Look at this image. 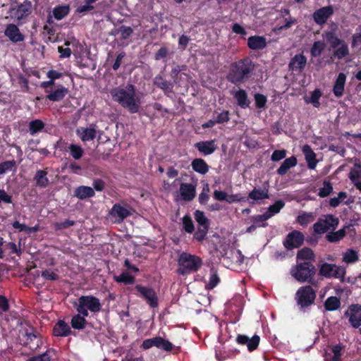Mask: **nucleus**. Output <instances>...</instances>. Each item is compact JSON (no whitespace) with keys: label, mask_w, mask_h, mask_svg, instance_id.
<instances>
[{"label":"nucleus","mask_w":361,"mask_h":361,"mask_svg":"<svg viewBox=\"0 0 361 361\" xmlns=\"http://www.w3.org/2000/svg\"><path fill=\"white\" fill-rule=\"evenodd\" d=\"M25 344L29 346L31 350L37 349L42 344V341L37 334L31 331H26L25 334Z\"/></svg>","instance_id":"obj_21"},{"label":"nucleus","mask_w":361,"mask_h":361,"mask_svg":"<svg viewBox=\"0 0 361 361\" xmlns=\"http://www.w3.org/2000/svg\"><path fill=\"white\" fill-rule=\"evenodd\" d=\"M30 4H23L14 10L13 16L17 21H20L30 14Z\"/></svg>","instance_id":"obj_27"},{"label":"nucleus","mask_w":361,"mask_h":361,"mask_svg":"<svg viewBox=\"0 0 361 361\" xmlns=\"http://www.w3.org/2000/svg\"><path fill=\"white\" fill-rule=\"evenodd\" d=\"M247 45L251 49H262L267 46V41L262 36H252L247 39Z\"/></svg>","instance_id":"obj_22"},{"label":"nucleus","mask_w":361,"mask_h":361,"mask_svg":"<svg viewBox=\"0 0 361 361\" xmlns=\"http://www.w3.org/2000/svg\"><path fill=\"white\" fill-rule=\"evenodd\" d=\"M349 178L353 181L361 179V166L359 164H355L351 169Z\"/></svg>","instance_id":"obj_52"},{"label":"nucleus","mask_w":361,"mask_h":361,"mask_svg":"<svg viewBox=\"0 0 361 361\" xmlns=\"http://www.w3.org/2000/svg\"><path fill=\"white\" fill-rule=\"evenodd\" d=\"M75 196L78 199L83 200L94 196V189L89 186L81 185L75 188Z\"/></svg>","instance_id":"obj_26"},{"label":"nucleus","mask_w":361,"mask_h":361,"mask_svg":"<svg viewBox=\"0 0 361 361\" xmlns=\"http://www.w3.org/2000/svg\"><path fill=\"white\" fill-rule=\"evenodd\" d=\"M297 258L301 260H314V255L310 248L305 247L298 252Z\"/></svg>","instance_id":"obj_42"},{"label":"nucleus","mask_w":361,"mask_h":361,"mask_svg":"<svg viewBox=\"0 0 361 361\" xmlns=\"http://www.w3.org/2000/svg\"><path fill=\"white\" fill-rule=\"evenodd\" d=\"M286 156V151L285 149L275 150L271 157V159L273 161H279L284 159Z\"/></svg>","instance_id":"obj_59"},{"label":"nucleus","mask_w":361,"mask_h":361,"mask_svg":"<svg viewBox=\"0 0 361 361\" xmlns=\"http://www.w3.org/2000/svg\"><path fill=\"white\" fill-rule=\"evenodd\" d=\"M349 54V49L348 44L344 42L340 46H338L333 54V56L335 58L338 59H341L343 57L348 56Z\"/></svg>","instance_id":"obj_41"},{"label":"nucleus","mask_w":361,"mask_h":361,"mask_svg":"<svg viewBox=\"0 0 361 361\" xmlns=\"http://www.w3.org/2000/svg\"><path fill=\"white\" fill-rule=\"evenodd\" d=\"M195 219L198 224V226L209 227V220L205 216L203 212L197 210L195 212Z\"/></svg>","instance_id":"obj_50"},{"label":"nucleus","mask_w":361,"mask_h":361,"mask_svg":"<svg viewBox=\"0 0 361 361\" xmlns=\"http://www.w3.org/2000/svg\"><path fill=\"white\" fill-rule=\"evenodd\" d=\"M219 281L220 279L216 271L212 269L209 283L207 284V288L209 289H212L218 285Z\"/></svg>","instance_id":"obj_54"},{"label":"nucleus","mask_w":361,"mask_h":361,"mask_svg":"<svg viewBox=\"0 0 361 361\" xmlns=\"http://www.w3.org/2000/svg\"><path fill=\"white\" fill-rule=\"evenodd\" d=\"M154 84L165 92H171V84L164 80L161 76L155 77Z\"/></svg>","instance_id":"obj_46"},{"label":"nucleus","mask_w":361,"mask_h":361,"mask_svg":"<svg viewBox=\"0 0 361 361\" xmlns=\"http://www.w3.org/2000/svg\"><path fill=\"white\" fill-rule=\"evenodd\" d=\"M345 315L349 317V322L354 328L361 326V305L357 304L350 305Z\"/></svg>","instance_id":"obj_12"},{"label":"nucleus","mask_w":361,"mask_h":361,"mask_svg":"<svg viewBox=\"0 0 361 361\" xmlns=\"http://www.w3.org/2000/svg\"><path fill=\"white\" fill-rule=\"evenodd\" d=\"M303 240V234L300 231H294L288 234L283 244L287 249L290 250L300 246Z\"/></svg>","instance_id":"obj_10"},{"label":"nucleus","mask_w":361,"mask_h":361,"mask_svg":"<svg viewBox=\"0 0 361 361\" xmlns=\"http://www.w3.org/2000/svg\"><path fill=\"white\" fill-rule=\"evenodd\" d=\"M346 197V193L345 192H340L338 195V197H335L331 198L330 200V205L333 207H336L341 203V200H343Z\"/></svg>","instance_id":"obj_60"},{"label":"nucleus","mask_w":361,"mask_h":361,"mask_svg":"<svg viewBox=\"0 0 361 361\" xmlns=\"http://www.w3.org/2000/svg\"><path fill=\"white\" fill-rule=\"evenodd\" d=\"M179 268L177 271L181 275H186L197 271L202 266V259L187 252H182L178 259Z\"/></svg>","instance_id":"obj_2"},{"label":"nucleus","mask_w":361,"mask_h":361,"mask_svg":"<svg viewBox=\"0 0 361 361\" xmlns=\"http://www.w3.org/2000/svg\"><path fill=\"white\" fill-rule=\"evenodd\" d=\"M319 273L321 276L326 278H334L343 281L346 269L343 266L324 262L319 266Z\"/></svg>","instance_id":"obj_6"},{"label":"nucleus","mask_w":361,"mask_h":361,"mask_svg":"<svg viewBox=\"0 0 361 361\" xmlns=\"http://www.w3.org/2000/svg\"><path fill=\"white\" fill-rule=\"evenodd\" d=\"M47 172L44 170H38L34 177L36 182V185L40 188H46L49 183L47 176Z\"/></svg>","instance_id":"obj_30"},{"label":"nucleus","mask_w":361,"mask_h":361,"mask_svg":"<svg viewBox=\"0 0 361 361\" xmlns=\"http://www.w3.org/2000/svg\"><path fill=\"white\" fill-rule=\"evenodd\" d=\"M183 225L185 231L188 233H192L195 230L193 222L189 216H185L183 218Z\"/></svg>","instance_id":"obj_55"},{"label":"nucleus","mask_w":361,"mask_h":361,"mask_svg":"<svg viewBox=\"0 0 361 361\" xmlns=\"http://www.w3.org/2000/svg\"><path fill=\"white\" fill-rule=\"evenodd\" d=\"M136 290L146 300L147 302L152 307H156L158 305V300L156 293L152 288L137 285Z\"/></svg>","instance_id":"obj_11"},{"label":"nucleus","mask_w":361,"mask_h":361,"mask_svg":"<svg viewBox=\"0 0 361 361\" xmlns=\"http://www.w3.org/2000/svg\"><path fill=\"white\" fill-rule=\"evenodd\" d=\"M44 127V123L39 119L32 121L29 125V132L30 135H33L41 131Z\"/></svg>","instance_id":"obj_44"},{"label":"nucleus","mask_w":361,"mask_h":361,"mask_svg":"<svg viewBox=\"0 0 361 361\" xmlns=\"http://www.w3.org/2000/svg\"><path fill=\"white\" fill-rule=\"evenodd\" d=\"M112 99L131 114L137 113L140 109L141 98L136 88L131 84L113 88L110 91Z\"/></svg>","instance_id":"obj_1"},{"label":"nucleus","mask_w":361,"mask_h":361,"mask_svg":"<svg viewBox=\"0 0 361 361\" xmlns=\"http://www.w3.org/2000/svg\"><path fill=\"white\" fill-rule=\"evenodd\" d=\"M314 274V266L307 262L299 263L290 269L291 276L301 283L311 282Z\"/></svg>","instance_id":"obj_5"},{"label":"nucleus","mask_w":361,"mask_h":361,"mask_svg":"<svg viewBox=\"0 0 361 361\" xmlns=\"http://www.w3.org/2000/svg\"><path fill=\"white\" fill-rule=\"evenodd\" d=\"M236 341L239 344L247 345L248 350L252 351L257 348L260 338L257 335L253 336L251 338H249L245 335H238Z\"/></svg>","instance_id":"obj_15"},{"label":"nucleus","mask_w":361,"mask_h":361,"mask_svg":"<svg viewBox=\"0 0 361 361\" xmlns=\"http://www.w3.org/2000/svg\"><path fill=\"white\" fill-rule=\"evenodd\" d=\"M69 7L68 6H62L56 7L53 11L54 18L59 20L66 17L69 13Z\"/></svg>","instance_id":"obj_45"},{"label":"nucleus","mask_w":361,"mask_h":361,"mask_svg":"<svg viewBox=\"0 0 361 361\" xmlns=\"http://www.w3.org/2000/svg\"><path fill=\"white\" fill-rule=\"evenodd\" d=\"M253 70V66L248 59H244L236 62L233 65L228 80L233 83L242 82L249 77V74Z\"/></svg>","instance_id":"obj_3"},{"label":"nucleus","mask_w":361,"mask_h":361,"mask_svg":"<svg viewBox=\"0 0 361 361\" xmlns=\"http://www.w3.org/2000/svg\"><path fill=\"white\" fill-rule=\"evenodd\" d=\"M339 223L338 218L333 215H327L324 218H319L314 224L313 228L316 233L322 234L336 228Z\"/></svg>","instance_id":"obj_7"},{"label":"nucleus","mask_w":361,"mask_h":361,"mask_svg":"<svg viewBox=\"0 0 361 361\" xmlns=\"http://www.w3.org/2000/svg\"><path fill=\"white\" fill-rule=\"evenodd\" d=\"M249 199L252 200L250 204H255L259 200L269 198L268 190L254 188L248 195Z\"/></svg>","instance_id":"obj_24"},{"label":"nucleus","mask_w":361,"mask_h":361,"mask_svg":"<svg viewBox=\"0 0 361 361\" xmlns=\"http://www.w3.org/2000/svg\"><path fill=\"white\" fill-rule=\"evenodd\" d=\"M179 193L182 200L185 201H191L195 197V186L191 183H183L180 185Z\"/></svg>","instance_id":"obj_14"},{"label":"nucleus","mask_w":361,"mask_h":361,"mask_svg":"<svg viewBox=\"0 0 361 361\" xmlns=\"http://www.w3.org/2000/svg\"><path fill=\"white\" fill-rule=\"evenodd\" d=\"M68 149L70 151L71 155L75 159H80L84 154V150L80 146L78 145H70L68 147Z\"/></svg>","instance_id":"obj_47"},{"label":"nucleus","mask_w":361,"mask_h":361,"mask_svg":"<svg viewBox=\"0 0 361 361\" xmlns=\"http://www.w3.org/2000/svg\"><path fill=\"white\" fill-rule=\"evenodd\" d=\"M255 100L256 106L258 108L264 107L267 102L266 97L261 94H256L255 95Z\"/></svg>","instance_id":"obj_62"},{"label":"nucleus","mask_w":361,"mask_h":361,"mask_svg":"<svg viewBox=\"0 0 361 361\" xmlns=\"http://www.w3.org/2000/svg\"><path fill=\"white\" fill-rule=\"evenodd\" d=\"M341 350L342 348L339 345L333 346L331 348L333 355L330 353L326 354L325 357L326 361H341Z\"/></svg>","instance_id":"obj_36"},{"label":"nucleus","mask_w":361,"mask_h":361,"mask_svg":"<svg viewBox=\"0 0 361 361\" xmlns=\"http://www.w3.org/2000/svg\"><path fill=\"white\" fill-rule=\"evenodd\" d=\"M15 161H6L0 163V175L5 173L7 171H11L15 166Z\"/></svg>","instance_id":"obj_56"},{"label":"nucleus","mask_w":361,"mask_h":361,"mask_svg":"<svg viewBox=\"0 0 361 361\" xmlns=\"http://www.w3.org/2000/svg\"><path fill=\"white\" fill-rule=\"evenodd\" d=\"M322 97V93L319 90H314L310 97H305V101L306 103L312 104L314 107L319 108L320 106L319 99Z\"/></svg>","instance_id":"obj_38"},{"label":"nucleus","mask_w":361,"mask_h":361,"mask_svg":"<svg viewBox=\"0 0 361 361\" xmlns=\"http://www.w3.org/2000/svg\"><path fill=\"white\" fill-rule=\"evenodd\" d=\"M345 80V75L343 73H339L333 89L334 94L336 97H341L343 95Z\"/></svg>","instance_id":"obj_23"},{"label":"nucleus","mask_w":361,"mask_h":361,"mask_svg":"<svg viewBox=\"0 0 361 361\" xmlns=\"http://www.w3.org/2000/svg\"><path fill=\"white\" fill-rule=\"evenodd\" d=\"M49 94L47 97L52 102H58L62 100L64 97L68 94V90L65 87L60 85L56 89H51L47 90Z\"/></svg>","instance_id":"obj_19"},{"label":"nucleus","mask_w":361,"mask_h":361,"mask_svg":"<svg viewBox=\"0 0 361 361\" xmlns=\"http://www.w3.org/2000/svg\"><path fill=\"white\" fill-rule=\"evenodd\" d=\"M285 206V203L283 200H277L276 202L270 205L266 212V214L269 215V219L274 216L275 214L280 212L281 209H283Z\"/></svg>","instance_id":"obj_37"},{"label":"nucleus","mask_w":361,"mask_h":361,"mask_svg":"<svg viewBox=\"0 0 361 361\" xmlns=\"http://www.w3.org/2000/svg\"><path fill=\"white\" fill-rule=\"evenodd\" d=\"M341 302L337 297L331 296L326 299L324 303L325 309L328 311H334L339 308Z\"/></svg>","instance_id":"obj_39"},{"label":"nucleus","mask_w":361,"mask_h":361,"mask_svg":"<svg viewBox=\"0 0 361 361\" xmlns=\"http://www.w3.org/2000/svg\"><path fill=\"white\" fill-rule=\"evenodd\" d=\"M333 191V187L330 182L324 181L323 185L319 188V196L321 197H325L329 195Z\"/></svg>","instance_id":"obj_51"},{"label":"nucleus","mask_w":361,"mask_h":361,"mask_svg":"<svg viewBox=\"0 0 361 361\" xmlns=\"http://www.w3.org/2000/svg\"><path fill=\"white\" fill-rule=\"evenodd\" d=\"M307 59L302 54L295 55L289 63V68L292 71L300 73L305 68Z\"/></svg>","instance_id":"obj_16"},{"label":"nucleus","mask_w":361,"mask_h":361,"mask_svg":"<svg viewBox=\"0 0 361 361\" xmlns=\"http://www.w3.org/2000/svg\"><path fill=\"white\" fill-rule=\"evenodd\" d=\"M325 36L327 42L330 44L331 48L334 49H336L338 46L344 42V41L340 39L331 32H326Z\"/></svg>","instance_id":"obj_40"},{"label":"nucleus","mask_w":361,"mask_h":361,"mask_svg":"<svg viewBox=\"0 0 361 361\" xmlns=\"http://www.w3.org/2000/svg\"><path fill=\"white\" fill-rule=\"evenodd\" d=\"M346 234L345 229L341 228L336 232H331L326 235V238L331 243H336L342 239Z\"/></svg>","instance_id":"obj_43"},{"label":"nucleus","mask_w":361,"mask_h":361,"mask_svg":"<svg viewBox=\"0 0 361 361\" xmlns=\"http://www.w3.org/2000/svg\"><path fill=\"white\" fill-rule=\"evenodd\" d=\"M76 133L83 142L92 140L96 136V130L94 128H78Z\"/></svg>","instance_id":"obj_28"},{"label":"nucleus","mask_w":361,"mask_h":361,"mask_svg":"<svg viewBox=\"0 0 361 361\" xmlns=\"http://www.w3.org/2000/svg\"><path fill=\"white\" fill-rule=\"evenodd\" d=\"M192 169L201 174H205L209 170V166L202 159H195L192 162Z\"/></svg>","instance_id":"obj_31"},{"label":"nucleus","mask_w":361,"mask_h":361,"mask_svg":"<svg viewBox=\"0 0 361 361\" xmlns=\"http://www.w3.org/2000/svg\"><path fill=\"white\" fill-rule=\"evenodd\" d=\"M359 43H361V31L357 27L355 33L352 37V47H357Z\"/></svg>","instance_id":"obj_63"},{"label":"nucleus","mask_w":361,"mask_h":361,"mask_svg":"<svg viewBox=\"0 0 361 361\" xmlns=\"http://www.w3.org/2000/svg\"><path fill=\"white\" fill-rule=\"evenodd\" d=\"M4 35L13 42H21L24 39L23 35L20 32L19 29L14 24H9L7 25Z\"/></svg>","instance_id":"obj_18"},{"label":"nucleus","mask_w":361,"mask_h":361,"mask_svg":"<svg viewBox=\"0 0 361 361\" xmlns=\"http://www.w3.org/2000/svg\"><path fill=\"white\" fill-rule=\"evenodd\" d=\"M153 346L158 348L169 351L172 349L173 345L169 341L164 340L161 337L153 338Z\"/></svg>","instance_id":"obj_35"},{"label":"nucleus","mask_w":361,"mask_h":361,"mask_svg":"<svg viewBox=\"0 0 361 361\" xmlns=\"http://www.w3.org/2000/svg\"><path fill=\"white\" fill-rule=\"evenodd\" d=\"M297 163V159L294 156L286 159L277 169V173L281 176L285 175L290 168L295 166Z\"/></svg>","instance_id":"obj_25"},{"label":"nucleus","mask_w":361,"mask_h":361,"mask_svg":"<svg viewBox=\"0 0 361 361\" xmlns=\"http://www.w3.org/2000/svg\"><path fill=\"white\" fill-rule=\"evenodd\" d=\"M133 212V209L128 205L115 204L112 207L109 214L115 223H121L124 219L132 215Z\"/></svg>","instance_id":"obj_9"},{"label":"nucleus","mask_w":361,"mask_h":361,"mask_svg":"<svg viewBox=\"0 0 361 361\" xmlns=\"http://www.w3.org/2000/svg\"><path fill=\"white\" fill-rule=\"evenodd\" d=\"M87 317L80 313L74 315L71 319L72 327L75 329H83L85 327Z\"/></svg>","instance_id":"obj_34"},{"label":"nucleus","mask_w":361,"mask_h":361,"mask_svg":"<svg viewBox=\"0 0 361 361\" xmlns=\"http://www.w3.org/2000/svg\"><path fill=\"white\" fill-rule=\"evenodd\" d=\"M316 298V293L310 286L300 288L295 294V300L301 307H307L312 305Z\"/></svg>","instance_id":"obj_8"},{"label":"nucleus","mask_w":361,"mask_h":361,"mask_svg":"<svg viewBox=\"0 0 361 361\" xmlns=\"http://www.w3.org/2000/svg\"><path fill=\"white\" fill-rule=\"evenodd\" d=\"M342 255V262L346 264H353L359 259L357 252L353 249H348Z\"/></svg>","instance_id":"obj_32"},{"label":"nucleus","mask_w":361,"mask_h":361,"mask_svg":"<svg viewBox=\"0 0 361 361\" xmlns=\"http://www.w3.org/2000/svg\"><path fill=\"white\" fill-rule=\"evenodd\" d=\"M114 279L118 283H123L125 284H133L135 282V278L126 272L122 273L119 276H115Z\"/></svg>","instance_id":"obj_49"},{"label":"nucleus","mask_w":361,"mask_h":361,"mask_svg":"<svg viewBox=\"0 0 361 361\" xmlns=\"http://www.w3.org/2000/svg\"><path fill=\"white\" fill-rule=\"evenodd\" d=\"M74 307L78 313L83 316H88V310L92 312H98L102 308L100 301L92 295H82L78 298Z\"/></svg>","instance_id":"obj_4"},{"label":"nucleus","mask_w":361,"mask_h":361,"mask_svg":"<svg viewBox=\"0 0 361 361\" xmlns=\"http://www.w3.org/2000/svg\"><path fill=\"white\" fill-rule=\"evenodd\" d=\"M229 113L228 111H224L216 116V117L214 118L216 122L218 123H223L224 122H226L229 120Z\"/></svg>","instance_id":"obj_61"},{"label":"nucleus","mask_w":361,"mask_h":361,"mask_svg":"<svg viewBox=\"0 0 361 361\" xmlns=\"http://www.w3.org/2000/svg\"><path fill=\"white\" fill-rule=\"evenodd\" d=\"M334 9L332 6H324L317 10L313 13V18L315 23L318 25L324 24L328 18L333 14Z\"/></svg>","instance_id":"obj_13"},{"label":"nucleus","mask_w":361,"mask_h":361,"mask_svg":"<svg viewBox=\"0 0 361 361\" xmlns=\"http://www.w3.org/2000/svg\"><path fill=\"white\" fill-rule=\"evenodd\" d=\"M314 219V216L312 213L304 212L298 216L297 221L300 225L305 226L313 221Z\"/></svg>","instance_id":"obj_48"},{"label":"nucleus","mask_w":361,"mask_h":361,"mask_svg":"<svg viewBox=\"0 0 361 361\" xmlns=\"http://www.w3.org/2000/svg\"><path fill=\"white\" fill-rule=\"evenodd\" d=\"M233 95L240 106L242 108H246L249 106L250 102L245 90H240L236 91Z\"/></svg>","instance_id":"obj_33"},{"label":"nucleus","mask_w":361,"mask_h":361,"mask_svg":"<svg viewBox=\"0 0 361 361\" xmlns=\"http://www.w3.org/2000/svg\"><path fill=\"white\" fill-rule=\"evenodd\" d=\"M208 228L205 226H198L197 231L195 232L194 237L198 241H202L208 232Z\"/></svg>","instance_id":"obj_57"},{"label":"nucleus","mask_w":361,"mask_h":361,"mask_svg":"<svg viewBox=\"0 0 361 361\" xmlns=\"http://www.w3.org/2000/svg\"><path fill=\"white\" fill-rule=\"evenodd\" d=\"M71 331L69 326L63 321H59L54 327L53 333L55 336H66Z\"/></svg>","instance_id":"obj_29"},{"label":"nucleus","mask_w":361,"mask_h":361,"mask_svg":"<svg viewBox=\"0 0 361 361\" xmlns=\"http://www.w3.org/2000/svg\"><path fill=\"white\" fill-rule=\"evenodd\" d=\"M27 361H51L50 356L47 353L42 355L32 357L27 360Z\"/></svg>","instance_id":"obj_64"},{"label":"nucleus","mask_w":361,"mask_h":361,"mask_svg":"<svg viewBox=\"0 0 361 361\" xmlns=\"http://www.w3.org/2000/svg\"><path fill=\"white\" fill-rule=\"evenodd\" d=\"M74 224H75L74 221L68 219L63 222L54 223V226L56 230H61V229H65V228H69L70 226H73Z\"/></svg>","instance_id":"obj_58"},{"label":"nucleus","mask_w":361,"mask_h":361,"mask_svg":"<svg viewBox=\"0 0 361 361\" xmlns=\"http://www.w3.org/2000/svg\"><path fill=\"white\" fill-rule=\"evenodd\" d=\"M195 147L204 155L212 154L216 149L214 140L202 141L195 144Z\"/></svg>","instance_id":"obj_20"},{"label":"nucleus","mask_w":361,"mask_h":361,"mask_svg":"<svg viewBox=\"0 0 361 361\" xmlns=\"http://www.w3.org/2000/svg\"><path fill=\"white\" fill-rule=\"evenodd\" d=\"M324 48L325 44L323 42L317 41L314 43L311 49V54L313 56H319Z\"/></svg>","instance_id":"obj_53"},{"label":"nucleus","mask_w":361,"mask_h":361,"mask_svg":"<svg viewBox=\"0 0 361 361\" xmlns=\"http://www.w3.org/2000/svg\"><path fill=\"white\" fill-rule=\"evenodd\" d=\"M302 151L305 155L308 168L310 169H314L318 163V160L316 159V154L308 145H305L302 147Z\"/></svg>","instance_id":"obj_17"}]
</instances>
